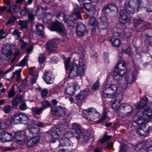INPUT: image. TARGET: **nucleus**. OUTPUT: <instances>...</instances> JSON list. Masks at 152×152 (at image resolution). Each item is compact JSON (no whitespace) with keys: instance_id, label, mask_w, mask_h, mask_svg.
Wrapping results in <instances>:
<instances>
[{"instance_id":"1","label":"nucleus","mask_w":152,"mask_h":152,"mask_svg":"<svg viewBox=\"0 0 152 152\" xmlns=\"http://www.w3.org/2000/svg\"><path fill=\"white\" fill-rule=\"evenodd\" d=\"M71 58H67L64 60L65 66L66 73L70 78H73L77 75L82 76L85 75L86 66L82 59L79 60L77 65L75 63H69Z\"/></svg>"},{"instance_id":"2","label":"nucleus","mask_w":152,"mask_h":152,"mask_svg":"<svg viewBox=\"0 0 152 152\" xmlns=\"http://www.w3.org/2000/svg\"><path fill=\"white\" fill-rule=\"evenodd\" d=\"M120 101L117 99V97L112 104V107L116 110H117L118 113L127 114L128 115H130L132 113V111H129V110L131 109L130 106L126 104H120Z\"/></svg>"},{"instance_id":"3","label":"nucleus","mask_w":152,"mask_h":152,"mask_svg":"<svg viewBox=\"0 0 152 152\" xmlns=\"http://www.w3.org/2000/svg\"><path fill=\"white\" fill-rule=\"evenodd\" d=\"M125 64L121 61L118 63L114 70L113 75L118 85L121 84L122 75L125 74Z\"/></svg>"},{"instance_id":"4","label":"nucleus","mask_w":152,"mask_h":152,"mask_svg":"<svg viewBox=\"0 0 152 152\" xmlns=\"http://www.w3.org/2000/svg\"><path fill=\"white\" fill-rule=\"evenodd\" d=\"M141 3L140 0H126L125 3L124 8L129 11L131 14L138 12Z\"/></svg>"},{"instance_id":"5","label":"nucleus","mask_w":152,"mask_h":152,"mask_svg":"<svg viewBox=\"0 0 152 152\" xmlns=\"http://www.w3.org/2000/svg\"><path fill=\"white\" fill-rule=\"evenodd\" d=\"M116 85L110 84L106 85L102 89V95L105 98H112L114 97L117 90Z\"/></svg>"},{"instance_id":"6","label":"nucleus","mask_w":152,"mask_h":152,"mask_svg":"<svg viewBox=\"0 0 152 152\" xmlns=\"http://www.w3.org/2000/svg\"><path fill=\"white\" fill-rule=\"evenodd\" d=\"M82 115L84 118L91 121H93L100 115L95 109L92 107L83 110Z\"/></svg>"},{"instance_id":"7","label":"nucleus","mask_w":152,"mask_h":152,"mask_svg":"<svg viewBox=\"0 0 152 152\" xmlns=\"http://www.w3.org/2000/svg\"><path fill=\"white\" fill-rule=\"evenodd\" d=\"M61 130L58 128H51L46 136V139L48 141L54 142L60 137Z\"/></svg>"},{"instance_id":"8","label":"nucleus","mask_w":152,"mask_h":152,"mask_svg":"<svg viewBox=\"0 0 152 152\" xmlns=\"http://www.w3.org/2000/svg\"><path fill=\"white\" fill-rule=\"evenodd\" d=\"M124 83L121 85L123 88H126L129 87L136 80V77L132 73H128L124 74Z\"/></svg>"},{"instance_id":"9","label":"nucleus","mask_w":152,"mask_h":152,"mask_svg":"<svg viewBox=\"0 0 152 152\" xmlns=\"http://www.w3.org/2000/svg\"><path fill=\"white\" fill-rule=\"evenodd\" d=\"M1 51L2 54L4 56V59L5 61H8L10 59L12 54V46L10 44H7L3 45Z\"/></svg>"},{"instance_id":"10","label":"nucleus","mask_w":152,"mask_h":152,"mask_svg":"<svg viewBox=\"0 0 152 152\" xmlns=\"http://www.w3.org/2000/svg\"><path fill=\"white\" fill-rule=\"evenodd\" d=\"M152 129V127L148 124H143L141 127L137 128L135 132L140 136H146Z\"/></svg>"},{"instance_id":"11","label":"nucleus","mask_w":152,"mask_h":152,"mask_svg":"<svg viewBox=\"0 0 152 152\" xmlns=\"http://www.w3.org/2000/svg\"><path fill=\"white\" fill-rule=\"evenodd\" d=\"M51 113L53 115L58 117H62L66 114V111L65 108L60 106L55 107L51 108Z\"/></svg>"},{"instance_id":"12","label":"nucleus","mask_w":152,"mask_h":152,"mask_svg":"<svg viewBox=\"0 0 152 152\" xmlns=\"http://www.w3.org/2000/svg\"><path fill=\"white\" fill-rule=\"evenodd\" d=\"M71 129L75 134V136L77 139L78 140H80L83 134L81 126L76 123L73 124Z\"/></svg>"},{"instance_id":"13","label":"nucleus","mask_w":152,"mask_h":152,"mask_svg":"<svg viewBox=\"0 0 152 152\" xmlns=\"http://www.w3.org/2000/svg\"><path fill=\"white\" fill-rule=\"evenodd\" d=\"M120 14L118 17L119 22L122 24L126 23L129 21L128 15H131V14L124 8V9L120 10Z\"/></svg>"},{"instance_id":"14","label":"nucleus","mask_w":152,"mask_h":152,"mask_svg":"<svg viewBox=\"0 0 152 152\" xmlns=\"http://www.w3.org/2000/svg\"><path fill=\"white\" fill-rule=\"evenodd\" d=\"M138 110V112L140 113L141 112L145 115L146 118H148L149 120L152 118V105L150 106L148 105L144 106Z\"/></svg>"},{"instance_id":"15","label":"nucleus","mask_w":152,"mask_h":152,"mask_svg":"<svg viewBox=\"0 0 152 152\" xmlns=\"http://www.w3.org/2000/svg\"><path fill=\"white\" fill-rule=\"evenodd\" d=\"M51 30L57 31L59 33H63L65 32V28L63 23L57 22L52 23Z\"/></svg>"},{"instance_id":"16","label":"nucleus","mask_w":152,"mask_h":152,"mask_svg":"<svg viewBox=\"0 0 152 152\" xmlns=\"http://www.w3.org/2000/svg\"><path fill=\"white\" fill-rule=\"evenodd\" d=\"M60 42L59 39H53L47 43V46L48 49L51 52L55 51L58 45Z\"/></svg>"},{"instance_id":"17","label":"nucleus","mask_w":152,"mask_h":152,"mask_svg":"<svg viewBox=\"0 0 152 152\" xmlns=\"http://www.w3.org/2000/svg\"><path fill=\"white\" fill-rule=\"evenodd\" d=\"M43 78L47 84L52 83L53 82V76L50 71H46L44 72Z\"/></svg>"},{"instance_id":"18","label":"nucleus","mask_w":152,"mask_h":152,"mask_svg":"<svg viewBox=\"0 0 152 152\" xmlns=\"http://www.w3.org/2000/svg\"><path fill=\"white\" fill-rule=\"evenodd\" d=\"M108 26V23L106 18L104 17L98 20L97 26L99 31H101L102 30H106Z\"/></svg>"},{"instance_id":"19","label":"nucleus","mask_w":152,"mask_h":152,"mask_svg":"<svg viewBox=\"0 0 152 152\" xmlns=\"http://www.w3.org/2000/svg\"><path fill=\"white\" fill-rule=\"evenodd\" d=\"M120 36V34L118 32H116L114 33L113 37L110 40L112 46L117 47L120 46L121 42L119 39Z\"/></svg>"},{"instance_id":"20","label":"nucleus","mask_w":152,"mask_h":152,"mask_svg":"<svg viewBox=\"0 0 152 152\" xmlns=\"http://www.w3.org/2000/svg\"><path fill=\"white\" fill-rule=\"evenodd\" d=\"M112 11H118L117 7L115 4H108L105 6L102 10V12L105 14L108 13Z\"/></svg>"},{"instance_id":"21","label":"nucleus","mask_w":152,"mask_h":152,"mask_svg":"<svg viewBox=\"0 0 152 152\" xmlns=\"http://www.w3.org/2000/svg\"><path fill=\"white\" fill-rule=\"evenodd\" d=\"M88 94V92L87 91L83 90L81 91L78 94L75 95V100L79 103H81L87 97Z\"/></svg>"},{"instance_id":"22","label":"nucleus","mask_w":152,"mask_h":152,"mask_svg":"<svg viewBox=\"0 0 152 152\" xmlns=\"http://www.w3.org/2000/svg\"><path fill=\"white\" fill-rule=\"evenodd\" d=\"M138 113H140V114L137 116H135L134 118L135 119V122L137 124L141 125L143 124L145 122L149 120L148 118H146L145 115H144L141 111L140 113L138 111Z\"/></svg>"},{"instance_id":"23","label":"nucleus","mask_w":152,"mask_h":152,"mask_svg":"<svg viewBox=\"0 0 152 152\" xmlns=\"http://www.w3.org/2000/svg\"><path fill=\"white\" fill-rule=\"evenodd\" d=\"M12 138V135L10 133L5 131L0 132V139L3 142L11 141Z\"/></svg>"},{"instance_id":"24","label":"nucleus","mask_w":152,"mask_h":152,"mask_svg":"<svg viewBox=\"0 0 152 152\" xmlns=\"http://www.w3.org/2000/svg\"><path fill=\"white\" fill-rule=\"evenodd\" d=\"M28 129L30 133L33 135L34 134L39 135L42 132L41 130L39 128H37L35 124L33 123L28 126Z\"/></svg>"},{"instance_id":"25","label":"nucleus","mask_w":152,"mask_h":152,"mask_svg":"<svg viewBox=\"0 0 152 152\" xmlns=\"http://www.w3.org/2000/svg\"><path fill=\"white\" fill-rule=\"evenodd\" d=\"M24 133V132H17L15 133L14 136V140L18 144H22L24 143V137L22 135Z\"/></svg>"},{"instance_id":"26","label":"nucleus","mask_w":152,"mask_h":152,"mask_svg":"<svg viewBox=\"0 0 152 152\" xmlns=\"http://www.w3.org/2000/svg\"><path fill=\"white\" fill-rule=\"evenodd\" d=\"M76 32L79 36H84L86 32V26L81 23H78L76 28Z\"/></svg>"},{"instance_id":"27","label":"nucleus","mask_w":152,"mask_h":152,"mask_svg":"<svg viewBox=\"0 0 152 152\" xmlns=\"http://www.w3.org/2000/svg\"><path fill=\"white\" fill-rule=\"evenodd\" d=\"M59 145L58 147L64 146H69L72 145V143L69 138L64 137L59 140Z\"/></svg>"},{"instance_id":"28","label":"nucleus","mask_w":152,"mask_h":152,"mask_svg":"<svg viewBox=\"0 0 152 152\" xmlns=\"http://www.w3.org/2000/svg\"><path fill=\"white\" fill-rule=\"evenodd\" d=\"M40 137L37 135L30 138L28 141L27 144L28 146L31 147L37 143L39 141Z\"/></svg>"},{"instance_id":"29","label":"nucleus","mask_w":152,"mask_h":152,"mask_svg":"<svg viewBox=\"0 0 152 152\" xmlns=\"http://www.w3.org/2000/svg\"><path fill=\"white\" fill-rule=\"evenodd\" d=\"M37 31V34L39 36L43 37L44 35V27L41 23H37L35 25Z\"/></svg>"},{"instance_id":"30","label":"nucleus","mask_w":152,"mask_h":152,"mask_svg":"<svg viewBox=\"0 0 152 152\" xmlns=\"http://www.w3.org/2000/svg\"><path fill=\"white\" fill-rule=\"evenodd\" d=\"M12 71L11 69H10L5 72L2 75L3 78L5 79L9 80L13 79L14 77V75L11 73Z\"/></svg>"},{"instance_id":"31","label":"nucleus","mask_w":152,"mask_h":152,"mask_svg":"<svg viewBox=\"0 0 152 152\" xmlns=\"http://www.w3.org/2000/svg\"><path fill=\"white\" fill-rule=\"evenodd\" d=\"M21 114L16 113L11 118V121L14 124H21Z\"/></svg>"},{"instance_id":"32","label":"nucleus","mask_w":152,"mask_h":152,"mask_svg":"<svg viewBox=\"0 0 152 152\" xmlns=\"http://www.w3.org/2000/svg\"><path fill=\"white\" fill-rule=\"evenodd\" d=\"M12 123V122L11 121V118L10 120L9 119H4L3 122H0V128L2 129L8 128Z\"/></svg>"},{"instance_id":"33","label":"nucleus","mask_w":152,"mask_h":152,"mask_svg":"<svg viewBox=\"0 0 152 152\" xmlns=\"http://www.w3.org/2000/svg\"><path fill=\"white\" fill-rule=\"evenodd\" d=\"M133 32V30L132 28H125L124 31L123 38L124 39L129 38L131 36Z\"/></svg>"},{"instance_id":"34","label":"nucleus","mask_w":152,"mask_h":152,"mask_svg":"<svg viewBox=\"0 0 152 152\" xmlns=\"http://www.w3.org/2000/svg\"><path fill=\"white\" fill-rule=\"evenodd\" d=\"M69 123V122L67 120H64L61 122L60 124H59V128H58L61 129V132L63 131L68 128Z\"/></svg>"},{"instance_id":"35","label":"nucleus","mask_w":152,"mask_h":152,"mask_svg":"<svg viewBox=\"0 0 152 152\" xmlns=\"http://www.w3.org/2000/svg\"><path fill=\"white\" fill-rule=\"evenodd\" d=\"M23 101L21 96L17 95L13 98L11 102V104L12 106L15 107L18 105L20 102Z\"/></svg>"},{"instance_id":"36","label":"nucleus","mask_w":152,"mask_h":152,"mask_svg":"<svg viewBox=\"0 0 152 152\" xmlns=\"http://www.w3.org/2000/svg\"><path fill=\"white\" fill-rule=\"evenodd\" d=\"M148 99L147 97H144L143 99L141 100L140 103L136 106L137 109H140L144 106H148L146 104L148 102Z\"/></svg>"},{"instance_id":"37","label":"nucleus","mask_w":152,"mask_h":152,"mask_svg":"<svg viewBox=\"0 0 152 152\" xmlns=\"http://www.w3.org/2000/svg\"><path fill=\"white\" fill-rule=\"evenodd\" d=\"M65 92L67 94L72 96L75 94V91L74 87L67 85L65 89Z\"/></svg>"},{"instance_id":"38","label":"nucleus","mask_w":152,"mask_h":152,"mask_svg":"<svg viewBox=\"0 0 152 152\" xmlns=\"http://www.w3.org/2000/svg\"><path fill=\"white\" fill-rule=\"evenodd\" d=\"M73 16H75L77 19H82L80 15V11L78 7L74 8L73 10Z\"/></svg>"},{"instance_id":"39","label":"nucleus","mask_w":152,"mask_h":152,"mask_svg":"<svg viewBox=\"0 0 152 152\" xmlns=\"http://www.w3.org/2000/svg\"><path fill=\"white\" fill-rule=\"evenodd\" d=\"M91 133L90 132H87L83 136L82 134L81 137V141L84 142L86 143L88 142L90 139Z\"/></svg>"},{"instance_id":"40","label":"nucleus","mask_w":152,"mask_h":152,"mask_svg":"<svg viewBox=\"0 0 152 152\" xmlns=\"http://www.w3.org/2000/svg\"><path fill=\"white\" fill-rule=\"evenodd\" d=\"M80 5L83 8H84L88 12H89L92 10V9L93 8V6L90 3H84L83 5L82 4Z\"/></svg>"},{"instance_id":"41","label":"nucleus","mask_w":152,"mask_h":152,"mask_svg":"<svg viewBox=\"0 0 152 152\" xmlns=\"http://www.w3.org/2000/svg\"><path fill=\"white\" fill-rule=\"evenodd\" d=\"M7 97L9 98L12 97L15 94L14 87L12 86L9 91L7 92Z\"/></svg>"},{"instance_id":"42","label":"nucleus","mask_w":152,"mask_h":152,"mask_svg":"<svg viewBox=\"0 0 152 152\" xmlns=\"http://www.w3.org/2000/svg\"><path fill=\"white\" fill-rule=\"evenodd\" d=\"M143 22V20L140 18H135L134 19V26L137 28L139 25Z\"/></svg>"},{"instance_id":"43","label":"nucleus","mask_w":152,"mask_h":152,"mask_svg":"<svg viewBox=\"0 0 152 152\" xmlns=\"http://www.w3.org/2000/svg\"><path fill=\"white\" fill-rule=\"evenodd\" d=\"M32 111L33 113L35 114V115H37L39 116V115L42 113L43 110L41 107L38 108L35 107L32 108Z\"/></svg>"},{"instance_id":"44","label":"nucleus","mask_w":152,"mask_h":152,"mask_svg":"<svg viewBox=\"0 0 152 152\" xmlns=\"http://www.w3.org/2000/svg\"><path fill=\"white\" fill-rule=\"evenodd\" d=\"M22 69H20L18 70H16L15 72H13V74L14 75V77H15L16 80L17 81H18L20 77V73Z\"/></svg>"},{"instance_id":"45","label":"nucleus","mask_w":152,"mask_h":152,"mask_svg":"<svg viewBox=\"0 0 152 152\" xmlns=\"http://www.w3.org/2000/svg\"><path fill=\"white\" fill-rule=\"evenodd\" d=\"M28 17L29 21L32 22L34 20L35 15L30 10L28 11Z\"/></svg>"},{"instance_id":"46","label":"nucleus","mask_w":152,"mask_h":152,"mask_svg":"<svg viewBox=\"0 0 152 152\" xmlns=\"http://www.w3.org/2000/svg\"><path fill=\"white\" fill-rule=\"evenodd\" d=\"M75 20V19L73 16L71 15L68 17L66 20V22L68 24H70V26H72L73 24L74 23V22Z\"/></svg>"},{"instance_id":"47","label":"nucleus","mask_w":152,"mask_h":152,"mask_svg":"<svg viewBox=\"0 0 152 152\" xmlns=\"http://www.w3.org/2000/svg\"><path fill=\"white\" fill-rule=\"evenodd\" d=\"M42 107H41L43 110L48 107L50 105L48 101L46 100L44 101L41 103Z\"/></svg>"},{"instance_id":"48","label":"nucleus","mask_w":152,"mask_h":152,"mask_svg":"<svg viewBox=\"0 0 152 152\" xmlns=\"http://www.w3.org/2000/svg\"><path fill=\"white\" fill-rule=\"evenodd\" d=\"M28 118L27 116L21 114V124H26L27 123Z\"/></svg>"},{"instance_id":"49","label":"nucleus","mask_w":152,"mask_h":152,"mask_svg":"<svg viewBox=\"0 0 152 152\" xmlns=\"http://www.w3.org/2000/svg\"><path fill=\"white\" fill-rule=\"evenodd\" d=\"M16 18L13 15L12 16V18H9L7 21L6 23V25L7 26H9V25L13 24L14 23Z\"/></svg>"},{"instance_id":"50","label":"nucleus","mask_w":152,"mask_h":152,"mask_svg":"<svg viewBox=\"0 0 152 152\" xmlns=\"http://www.w3.org/2000/svg\"><path fill=\"white\" fill-rule=\"evenodd\" d=\"M28 55L26 56L23 59L20 61L18 64V65L20 66H24L27 61V58L28 57Z\"/></svg>"},{"instance_id":"51","label":"nucleus","mask_w":152,"mask_h":152,"mask_svg":"<svg viewBox=\"0 0 152 152\" xmlns=\"http://www.w3.org/2000/svg\"><path fill=\"white\" fill-rule=\"evenodd\" d=\"M65 15V14L62 12H60L56 15V17L59 20L61 21H63L64 20Z\"/></svg>"},{"instance_id":"52","label":"nucleus","mask_w":152,"mask_h":152,"mask_svg":"<svg viewBox=\"0 0 152 152\" xmlns=\"http://www.w3.org/2000/svg\"><path fill=\"white\" fill-rule=\"evenodd\" d=\"M18 24L21 26L23 28H26L27 27V22L26 20H19Z\"/></svg>"},{"instance_id":"53","label":"nucleus","mask_w":152,"mask_h":152,"mask_svg":"<svg viewBox=\"0 0 152 152\" xmlns=\"http://www.w3.org/2000/svg\"><path fill=\"white\" fill-rule=\"evenodd\" d=\"M30 10L29 9L27 8L26 7H23L20 11V13L21 15H26V13L28 14V11Z\"/></svg>"},{"instance_id":"54","label":"nucleus","mask_w":152,"mask_h":152,"mask_svg":"<svg viewBox=\"0 0 152 152\" xmlns=\"http://www.w3.org/2000/svg\"><path fill=\"white\" fill-rule=\"evenodd\" d=\"M111 137V136L105 135L104 136L103 138L99 140L101 143L102 144L109 140Z\"/></svg>"},{"instance_id":"55","label":"nucleus","mask_w":152,"mask_h":152,"mask_svg":"<svg viewBox=\"0 0 152 152\" xmlns=\"http://www.w3.org/2000/svg\"><path fill=\"white\" fill-rule=\"evenodd\" d=\"M48 93V90L44 89L42 90L41 94L42 97L45 99L47 98Z\"/></svg>"},{"instance_id":"56","label":"nucleus","mask_w":152,"mask_h":152,"mask_svg":"<svg viewBox=\"0 0 152 152\" xmlns=\"http://www.w3.org/2000/svg\"><path fill=\"white\" fill-rule=\"evenodd\" d=\"M96 18L94 17H93L89 20V24L91 26H94L96 25Z\"/></svg>"},{"instance_id":"57","label":"nucleus","mask_w":152,"mask_h":152,"mask_svg":"<svg viewBox=\"0 0 152 152\" xmlns=\"http://www.w3.org/2000/svg\"><path fill=\"white\" fill-rule=\"evenodd\" d=\"M145 146H142L141 143H139L136 145L135 147V148L136 151H141V150L143 148L145 149Z\"/></svg>"},{"instance_id":"58","label":"nucleus","mask_w":152,"mask_h":152,"mask_svg":"<svg viewBox=\"0 0 152 152\" xmlns=\"http://www.w3.org/2000/svg\"><path fill=\"white\" fill-rule=\"evenodd\" d=\"M21 33L19 31L16 29H15L12 33V34L13 35L17 36L18 38H20Z\"/></svg>"},{"instance_id":"59","label":"nucleus","mask_w":152,"mask_h":152,"mask_svg":"<svg viewBox=\"0 0 152 152\" xmlns=\"http://www.w3.org/2000/svg\"><path fill=\"white\" fill-rule=\"evenodd\" d=\"M11 108V106L10 105H7L4 107L3 110L5 113H7L10 111Z\"/></svg>"},{"instance_id":"60","label":"nucleus","mask_w":152,"mask_h":152,"mask_svg":"<svg viewBox=\"0 0 152 152\" xmlns=\"http://www.w3.org/2000/svg\"><path fill=\"white\" fill-rule=\"evenodd\" d=\"M45 58L43 54H41L39 57V63L42 64L45 61Z\"/></svg>"},{"instance_id":"61","label":"nucleus","mask_w":152,"mask_h":152,"mask_svg":"<svg viewBox=\"0 0 152 152\" xmlns=\"http://www.w3.org/2000/svg\"><path fill=\"white\" fill-rule=\"evenodd\" d=\"M107 113H104L102 117L97 121V122L98 123H102L104 121L105 119L107 118Z\"/></svg>"},{"instance_id":"62","label":"nucleus","mask_w":152,"mask_h":152,"mask_svg":"<svg viewBox=\"0 0 152 152\" xmlns=\"http://www.w3.org/2000/svg\"><path fill=\"white\" fill-rule=\"evenodd\" d=\"M127 148L126 145L125 144H122L121 146L119 152H126Z\"/></svg>"},{"instance_id":"63","label":"nucleus","mask_w":152,"mask_h":152,"mask_svg":"<svg viewBox=\"0 0 152 152\" xmlns=\"http://www.w3.org/2000/svg\"><path fill=\"white\" fill-rule=\"evenodd\" d=\"M7 31H3V30H0V39L5 38L7 35Z\"/></svg>"},{"instance_id":"64","label":"nucleus","mask_w":152,"mask_h":152,"mask_svg":"<svg viewBox=\"0 0 152 152\" xmlns=\"http://www.w3.org/2000/svg\"><path fill=\"white\" fill-rule=\"evenodd\" d=\"M147 42L151 46H152V37L150 36H146L145 37Z\"/></svg>"}]
</instances>
